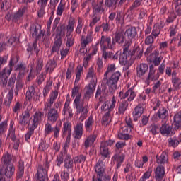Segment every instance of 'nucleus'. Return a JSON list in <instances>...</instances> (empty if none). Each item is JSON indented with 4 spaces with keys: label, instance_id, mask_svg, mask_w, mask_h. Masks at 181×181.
<instances>
[{
    "label": "nucleus",
    "instance_id": "obj_3",
    "mask_svg": "<svg viewBox=\"0 0 181 181\" xmlns=\"http://www.w3.org/2000/svg\"><path fill=\"white\" fill-rule=\"evenodd\" d=\"M62 105V102L57 101L53 107L44 105V112L47 118V122L51 124H54L59 119L60 114L59 113V108Z\"/></svg>",
    "mask_w": 181,
    "mask_h": 181
},
{
    "label": "nucleus",
    "instance_id": "obj_46",
    "mask_svg": "<svg viewBox=\"0 0 181 181\" xmlns=\"http://www.w3.org/2000/svg\"><path fill=\"white\" fill-rule=\"evenodd\" d=\"M86 78H91L90 83H97V75H95V73L94 72V68H93V66L88 69Z\"/></svg>",
    "mask_w": 181,
    "mask_h": 181
},
{
    "label": "nucleus",
    "instance_id": "obj_1",
    "mask_svg": "<svg viewBox=\"0 0 181 181\" xmlns=\"http://www.w3.org/2000/svg\"><path fill=\"white\" fill-rule=\"evenodd\" d=\"M83 73V66L78 65L76 71V79L74 84V88H72L71 97L75 98L74 100V107L76 108V115H80L79 121L83 122L87 115H88L89 109L88 106L86 105L84 100H81V93H80V86L77 83L80 81L81 78V74Z\"/></svg>",
    "mask_w": 181,
    "mask_h": 181
},
{
    "label": "nucleus",
    "instance_id": "obj_6",
    "mask_svg": "<svg viewBox=\"0 0 181 181\" xmlns=\"http://www.w3.org/2000/svg\"><path fill=\"white\" fill-rule=\"evenodd\" d=\"M15 81H16V75L11 76L8 80L7 87L8 88H10V90L4 101V105H6V107H11V103H12V100H13V88L15 87Z\"/></svg>",
    "mask_w": 181,
    "mask_h": 181
},
{
    "label": "nucleus",
    "instance_id": "obj_27",
    "mask_svg": "<svg viewBox=\"0 0 181 181\" xmlns=\"http://www.w3.org/2000/svg\"><path fill=\"white\" fill-rule=\"evenodd\" d=\"M49 0H38L37 5L39 6L38 8V17L43 18V15H45V9H46V6H47V3Z\"/></svg>",
    "mask_w": 181,
    "mask_h": 181
},
{
    "label": "nucleus",
    "instance_id": "obj_53",
    "mask_svg": "<svg viewBox=\"0 0 181 181\" xmlns=\"http://www.w3.org/2000/svg\"><path fill=\"white\" fill-rule=\"evenodd\" d=\"M149 132L152 134V135H157L160 132V128L156 124H151V126L148 127Z\"/></svg>",
    "mask_w": 181,
    "mask_h": 181
},
{
    "label": "nucleus",
    "instance_id": "obj_64",
    "mask_svg": "<svg viewBox=\"0 0 181 181\" xmlns=\"http://www.w3.org/2000/svg\"><path fill=\"white\" fill-rule=\"evenodd\" d=\"M96 66H97V71L99 74H101L103 72V69L104 67V64L103 62V59L98 58L96 61Z\"/></svg>",
    "mask_w": 181,
    "mask_h": 181
},
{
    "label": "nucleus",
    "instance_id": "obj_16",
    "mask_svg": "<svg viewBox=\"0 0 181 181\" xmlns=\"http://www.w3.org/2000/svg\"><path fill=\"white\" fill-rule=\"evenodd\" d=\"M96 86L97 83L90 82L88 85L85 87L86 92L83 95V100H90V98H91V95H93L95 91Z\"/></svg>",
    "mask_w": 181,
    "mask_h": 181
},
{
    "label": "nucleus",
    "instance_id": "obj_4",
    "mask_svg": "<svg viewBox=\"0 0 181 181\" xmlns=\"http://www.w3.org/2000/svg\"><path fill=\"white\" fill-rule=\"evenodd\" d=\"M95 172L96 175H94L92 177V181H110L111 177L105 175V163L99 160L95 167Z\"/></svg>",
    "mask_w": 181,
    "mask_h": 181
},
{
    "label": "nucleus",
    "instance_id": "obj_38",
    "mask_svg": "<svg viewBox=\"0 0 181 181\" xmlns=\"http://www.w3.org/2000/svg\"><path fill=\"white\" fill-rule=\"evenodd\" d=\"M148 69L149 66L146 64H140L139 66L136 68L138 77H142V76H145V73H146Z\"/></svg>",
    "mask_w": 181,
    "mask_h": 181
},
{
    "label": "nucleus",
    "instance_id": "obj_15",
    "mask_svg": "<svg viewBox=\"0 0 181 181\" xmlns=\"http://www.w3.org/2000/svg\"><path fill=\"white\" fill-rule=\"evenodd\" d=\"M129 54L131 62H134L136 59L139 60L144 54V49H141L139 47H136L132 51L129 48Z\"/></svg>",
    "mask_w": 181,
    "mask_h": 181
},
{
    "label": "nucleus",
    "instance_id": "obj_55",
    "mask_svg": "<svg viewBox=\"0 0 181 181\" xmlns=\"http://www.w3.org/2000/svg\"><path fill=\"white\" fill-rule=\"evenodd\" d=\"M173 119L176 127L180 128L181 127V111H179L174 115Z\"/></svg>",
    "mask_w": 181,
    "mask_h": 181
},
{
    "label": "nucleus",
    "instance_id": "obj_29",
    "mask_svg": "<svg viewBox=\"0 0 181 181\" xmlns=\"http://www.w3.org/2000/svg\"><path fill=\"white\" fill-rule=\"evenodd\" d=\"M62 137L64 138L67 135V138L71 136V123L65 122L63 124V128L62 129Z\"/></svg>",
    "mask_w": 181,
    "mask_h": 181
},
{
    "label": "nucleus",
    "instance_id": "obj_59",
    "mask_svg": "<svg viewBox=\"0 0 181 181\" xmlns=\"http://www.w3.org/2000/svg\"><path fill=\"white\" fill-rule=\"evenodd\" d=\"M73 73H74V64H70L68 66L66 76V80H71V76H73Z\"/></svg>",
    "mask_w": 181,
    "mask_h": 181
},
{
    "label": "nucleus",
    "instance_id": "obj_20",
    "mask_svg": "<svg viewBox=\"0 0 181 181\" xmlns=\"http://www.w3.org/2000/svg\"><path fill=\"white\" fill-rule=\"evenodd\" d=\"M107 49H108V47L105 48V47H104L103 48H101L102 57L104 59V60H107V59H111L112 60H118V52L114 54L112 52L107 51Z\"/></svg>",
    "mask_w": 181,
    "mask_h": 181
},
{
    "label": "nucleus",
    "instance_id": "obj_28",
    "mask_svg": "<svg viewBox=\"0 0 181 181\" xmlns=\"http://www.w3.org/2000/svg\"><path fill=\"white\" fill-rule=\"evenodd\" d=\"M59 86H57V89L52 91V93L50 95V97L49 99L47 100L44 105L52 107L53 104H54V101L57 99V96L59 95Z\"/></svg>",
    "mask_w": 181,
    "mask_h": 181
},
{
    "label": "nucleus",
    "instance_id": "obj_48",
    "mask_svg": "<svg viewBox=\"0 0 181 181\" xmlns=\"http://www.w3.org/2000/svg\"><path fill=\"white\" fill-rule=\"evenodd\" d=\"M129 103L127 100L122 101L118 107V112L119 114H121L122 115H124L125 114V111L128 109Z\"/></svg>",
    "mask_w": 181,
    "mask_h": 181
},
{
    "label": "nucleus",
    "instance_id": "obj_45",
    "mask_svg": "<svg viewBox=\"0 0 181 181\" xmlns=\"http://www.w3.org/2000/svg\"><path fill=\"white\" fill-rule=\"evenodd\" d=\"M64 168H65V169H73V163H74V161H73L71 156L66 155L64 160Z\"/></svg>",
    "mask_w": 181,
    "mask_h": 181
},
{
    "label": "nucleus",
    "instance_id": "obj_42",
    "mask_svg": "<svg viewBox=\"0 0 181 181\" xmlns=\"http://www.w3.org/2000/svg\"><path fill=\"white\" fill-rule=\"evenodd\" d=\"M150 56V60L153 63V66H159L160 62H162V59H163V57H158V51H154Z\"/></svg>",
    "mask_w": 181,
    "mask_h": 181
},
{
    "label": "nucleus",
    "instance_id": "obj_40",
    "mask_svg": "<svg viewBox=\"0 0 181 181\" xmlns=\"http://www.w3.org/2000/svg\"><path fill=\"white\" fill-rule=\"evenodd\" d=\"M93 125H94V117H93V115H90L85 121V129L86 132H91L93 131Z\"/></svg>",
    "mask_w": 181,
    "mask_h": 181
},
{
    "label": "nucleus",
    "instance_id": "obj_58",
    "mask_svg": "<svg viewBox=\"0 0 181 181\" xmlns=\"http://www.w3.org/2000/svg\"><path fill=\"white\" fill-rule=\"evenodd\" d=\"M43 59L42 58H38L35 66V71L37 74H39L41 71L42 69H43Z\"/></svg>",
    "mask_w": 181,
    "mask_h": 181
},
{
    "label": "nucleus",
    "instance_id": "obj_25",
    "mask_svg": "<svg viewBox=\"0 0 181 181\" xmlns=\"http://www.w3.org/2000/svg\"><path fill=\"white\" fill-rule=\"evenodd\" d=\"M104 12H105V5H104V1L100 0L98 4L93 7V13L102 15Z\"/></svg>",
    "mask_w": 181,
    "mask_h": 181
},
{
    "label": "nucleus",
    "instance_id": "obj_8",
    "mask_svg": "<svg viewBox=\"0 0 181 181\" xmlns=\"http://www.w3.org/2000/svg\"><path fill=\"white\" fill-rule=\"evenodd\" d=\"M14 173L15 167L13 165H1L0 167V179L1 181H5V176L8 179H11V176H13Z\"/></svg>",
    "mask_w": 181,
    "mask_h": 181
},
{
    "label": "nucleus",
    "instance_id": "obj_60",
    "mask_svg": "<svg viewBox=\"0 0 181 181\" xmlns=\"http://www.w3.org/2000/svg\"><path fill=\"white\" fill-rule=\"evenodd\" d=\"M64 9H66V4L61 1L57 7V15L58 16H62L63 12H64Z\"/></svg>",
    "mask_w": 181,
    "mask_h": 181
},
{
    "label": "nucleus",
    "instance_id": "obj_33",
    "mask_svg": "<svg viewBox=\"0 0 181 181\" xmlns=\"http://www.w3.org/2000/svg\"><path fill=\"white\" fill-rule=\"evenodd\" d=\"M12 163V156L8 152L3 154L1 161V166H8Z\"/></svg>",
    "mask_w": 181,
    "mask_h": 181
},
{
    "label": "nucleus",
    "instance_id": "obj_17",
    "mask_svg": "<svg viewBox=\"0 0 181 181\" xmlns=\"http://www.w3.org/2000/svg\"><path fill=\"white\" fill-rule=\"evenodd\" d=\"M160 132L161 135H164L165 136H172L173 135H175L173 128L166 122L163 124L160 127Z\"/></svg>",
    "mask_w": 181,
    "mask_h": 181
},
{
    "label": "nucleus",
    "instance_id": "obj_24",
    "mask_svg": "<svg viewBox=\"0 0 181 181\" xmlns=\"http://www.w3.org/2000/svg\"><path fill=\"white\" fill-rule=\"evenodd\" d=\"M99 153L103 159L110 158L111 153L110 148L105 146V143H100Z\"/></svg>",
    "mask_w": 181,
    "mask_h": 181
},
{
    "label": "nucleus",
    "instance_id": "obj_62",
    "mask_svg": "<svg viewBox=\"0 0 181 181\" xmlns=\"http://www.w3.org/2000/svg\"><path fill=\"white\" fill-rule=\"evenodd\" d=\"M132 137V135L128 134V133L119 132H118V138L122 141H128V139H131Z\"/></svg>",
    "mask_w": 181,
    "mask_h": 181
},
{
    "label": "nucleus",
    "instance_id": "obj_14",
    "mask_svg": "<svg viewBox=\"0 0 181 181\" xmlns=\"http://www.w3.org/2000/svg\"><path fill=\"white\" fill-rule=\"evenodd\" d=\"M100 43L101 49L107 47L108 49H113L114 45L111 42V37L102 35L98 45Z\"/></svg>",
    "mask_w": 181,
    "mask_h": 181
},
{
    "label": "nucleus",
    "instance_id": "obj_56",
    "mask_svg": "<svg viewBox=\"0 0 181 181\" xmlns=\"http://www.w3.org/2000/svg\"><path fill=\"white\" fill-rule=\"evenodd\" d=\"M180 144V141L175 136L168 139V146L170 147L176 148Z\"/></svg>",
    "mask_w": 181,
    "mask_h": 181
},
{
    "label": "nucleus",
    "instance_id": "obj_23",
    "mask_svg": "<svg viewBox=\"0 0 181 181\" xmlns=\"http://www.w3.org/2000/svg\"><path fill=\"white\" fill-rule=\"evenodd\" d=\"M171 81L173 87H174L175 90H180V88H181V78L177 76V72L176 71L172 72Z\"/></svg>",
    "mask_w": 181,
    "mask_h": 181
},
{
    "label": "nucleus",
    "instance_id": "obj_57",
    "mask_svg": "<svg viewBox=\"0 0 181 181\" xmlns=\"http://www.w3.org/2000/svg\"><path fill=\"white\" fill-rule=\"evenodd\" d=\"M66 42L65 45L66 48L70 49V47H73L74 45V42L76 41L74 37H73V35H66Z\"/></svg>",
    "mask_w": 181,
    "mask_h": 181
},
{
    "label": "nucleus",
    "instance_id": "obj_11",
    "mask_svg": "<svg viewBox=\"0 0 181 181\" xmlns=\"http://www.w3.org/2000/svg\"><path fill=\"white\" fill-rule=\"evenodd\" d=\"M127 38H125V31L122 29H117L115 33V36L112 38V45L113 47L115 46V44L123 45L127 42Z\"/></svg>",
    "mask_w": 181,
    "mask_h": 181
},
{
    "label": "nucleus",
    "instance_id": "obj_9",
    "mask_svg": "<svg viewBox=\"0 0 181 181\" xmlns=\"http://www.w3.org/2000/svg\"><path fill=\"white\" fill-rule=\"evenodd\" d=\"M30 33L33 37H35L36 42L42 39V36H45V30H42L40 24H33L30 28Z\"/></svg>",
    "mask_w": 181,
    "mask_h": 181
},
{
    "label": "nucleus",
    "instance_id": "obj_39",
    "mask_svg": "<svg viewBox=\"0 0 181 181\" xmlns=\"http://www.w3.org/2000/svg\"><path fill=\"white\" fill-rule=\"evenodd\" d=\"M45 116V113L42 112H36L33 115V120L32 123V127L35 128H37V125H39V121H42V117Z\"/></svg>",
    "mask_w": 181,
    "mask_h": 181
},
{
    "label": "nucleus",
    "instance_id": "obj_34",
    "mask_svg": "<svg viewBox=\"0 0 181 181\" xmlns=\"http://www.w3.org/2000/svg\"><path fill=\"white\" fill-rule=\"evenodd\" d=\"M8 136H10L11 141L14 142L13 149L18 150L19 148V140H16V136L15 135V129L13 128V126L10 127Z\"/></svg>",
    "mask_w": 181,
    "mask_h": 181
},
{
    "label": "nucleus",
    "instance_id": "obj_22",
    "mask_svg": "<svg viewBox=\"0 0 181 181\" xmlns=\"http://www.w3.org/2000/svg\"><path fill=\"white\" fill-rule=\"evenodd\" d=\"M154 177L156 181H163V177H165V167L163 165L156 167Z\"/></svg>",
    "mask_w": 181,
    "mask_h": 181
},
{
    "label": "nucleus",
    "instance_id": "obj_54",
    "mask_svg": "<svg viewBox=\"0 0 181 181\" xmlns=\"http://www.w3.org/2000/svg\"><path fill=\"white\" fill-rule=\"evenodd\" d=\"M101 21V14H95L93 13V16L92 18L91 22L89 23V27L90 29L95 26V25H97L98 22H100Z\"/></svg>",
    "mask_w": 181,
    "mask_h": 181
},
{
    "label": "nucleus",
    "instance_id": "obj_44",
    "mask_svg": "<svg viewBox=\"0 0 181 181\" xmlns=\"http://www.w3.org/2000/svg\"><path fill=\"white\" fill-rule=\"evenodd\" d=\"M52 85H53V80L49 78L46 82V85L43 88L42 93H43L44 98H46V97H47V95L49 94V93H50V90H52Z\"/></svg>",
    "mask_w": 181,
    "mask_h": 181
},
{
    "label": "nucleus",
    "instance_id": "obj_49",
    "mask_svg": "<svg viewBox=\"0 0 181 181\" xmlns=\"http://www.w3.org/2000/svg\"><path fill=\"white\" fill-rule=\"evenodd\" d=\"M124 97L127 98L129 103H131V101H134V99L136 97V93L132 90V89H129L125 92Z\"/></svg>",
    "mask_w": 181,
    "mask_h": 181
},
{
    "label": "nucleus",
    "instance_id": "obj_50",
    "mask_svg": "<svg viewBox=\"0 0 181 181\" xmlns=\"http://www.w3.org/2000/svg\"><path fill=\"white\" fill-rule=\"evenodd\" d=\"M46 67H47L46 71L49 70V71L52 73V71H54L55 68L57 67V62H56V60L54 59L49 60L47 62L46 64Z\"/></svg>",
    "mask_w": 181,
    "mask_h": 181
},
{
    "label": "nucleus",
    "instance_id": "obj_5",
    "mask_svg": "<svg viewBox=\"0 0 181 181\" xmlns=\"http://www.w3.org/2000/svg\"><path fill=\"white\" fill-rule=\"evenodd\" d=\"M50 168V163L47 158L45 159V162L42 165H40L37 168V172L35 175L36 181H47V172Z\"/></svg>",
    "mask_w": 181,
    "mask_h": 181
},
{
    "label": "nucleus",
    "instance_id": "obj_43",
    "mask_svg": "<svg viewBox=\"0 0 181 181\" xmlns=\"http://www.w3.org/2000/svg\"><path fill=\"white\" fill-rule=\"evenodd\" d=\"M55 37L62 38V36H66V25H59L56 29Z\"/></svg>",
    "mask_w": 181,
    "mask_h": 181
},
{
    "label": "nucleus",
    "instance_id": "obj_35",
    "mask_svg": "<svg viewBox=\"0 0 181 181\" xmlns=\"http://www.w3.org/2000/svg\"><path fill=\"white\" fill-rule=\"evenodd\" d=\"M156 163L158 165H165V163H168V160H169L168 153L166 151H163L160 156H156Z\"/></svg>",
    "mask_w": 181,
    "mask_h": 181
},
{
    "label": "nucleus",
    "instance_id": "obj_30",
    "mask_svg": "<svg viewBox=\"0 0 181 181\" xmlns=\"http://www.w3.org/2000/svg\"><path fill=\"white\" fill-rule=\"evenodd\" d=\"M62 45H63V39L55 37L54 45L51 49V54H53V53H59V50H60Z\"/></svg>",
    "mask_w": 181,
    "mask_h": 181
},
{
    "label": "nucleus",
    "instance_id": "obj_47",
    "mask_svg": "<svg viewBox=\"0 0 181 181\" xmlns=\"http://www.w3.org/2000/svg\"><path fill=\"white\" fill-rule=\"evenodd\" d=\"M23 17V8H19L17 12L13 14L12 21L19 22V21H22Z\"/></svg>",
    "mask_w": 181,
    "mask_h": 181
},
{
    "label": "nucleus",
    "instance_id": "obj_61",
    "mask_svg": "<svg viewBox=\"0 0 181 181\" xmlns=\"http://www.w3.org/2000/svg\"><path fill=\"white\" fill-rule=\"evenodd\" d=\"M87 160V156L80 154L74 158V163H84Z\"/></svg>",
    "mask_w": 181,
    "mask_h": 181
},
{
    "label": "nucleus",
    "instance_id": "obj_21",
    "mask_svg": "<svg viewBox=\"0 0 181 181\" xmlns=\"http://www.w3.org/2000/svg\"><path fill=\"white\" fill-rule=\"evenodd\" d=\"M155 73H156V69H155V66L151 64L149 66V72L146 81V84L149 86L151 81H153L155 80H158V77L155 76Z\"/></svg>",
    "mask_w": 181,
    "mask_h": 181
},
{
    "label": "nucleus",
    "instance_id": "obj_13",
    "mask_svg": "<svg viewBox=\"0 0 181 181\" xmlns=\"http://www.w3.org/2000/svg\"><path fill=\"white\" fill-rule=\"evenodd\" d=\"M117 104V99L115 96H113L112 100L105 101L101 105V111H105L107 112H111L115 108V105Z\"/></svg>",
    "mask_w": 181,
    "mask_h": 181
},
{
    "label": "nucleus",
    "instance_id": "obj_2",
    "mask_svg": "<svg viewBox=\"0 0 181 181\" xmlns=\"http://www.w3.org/2000/svg\"><path fill=\"white\" fill-rule=\"evenodd\" d=\"M117 68L115 67V64H110L107 66V69L104 74L103 83H105V86L103 87V90H107V86L109 88L110 93H114L117 90V84L119 81V77H121V73L119 71H116L113 73ZM110 73H113L110 78H108V74Z\"/></svg>",
    "mask_w": 181,
    "mask_h": 181
},
{
    "label": "nucleus",
    "instance_id": "obj_63",
    "mask_svg": "<svg viewBox=\"0 0 181 181\" xmlns=\"http://www.w3.org/2000/svg\"><path fill=\"white\" fill-rule=\"evenodd\" d=\"M112 160H115L116 162L124 163V160H125V154L122 153L120 155L115 154L112 156Z\"/></svg>",
    "mask_w": 181,
    "mask_h": 181
},
{
    "label": "nucleus",
    "instance_id": "obj_41",
    "mask_svg": "<svg viewBox=\"0 0 181 181\" xmlns=\"http://www.w3.org/2000/svg\"><path fill=\"white\" fill-rule=\"evenodd\" d=\"M97 139V134H90L88 136V137L85 140L84 142V146L85 149H88L95 142V140Z\"/></svg>",
    "mask_w": 181,
    "mask_h": 181
},
{
    "label": "nucleus",
    "instance_id": "obj_18",
    "mask_svg": "<svg viewBox=\"0 0 181 181\" xmlns=\"http://www.w3.org/2000/svg\"><path fill=\"white\" fill-rule=\"evenodd\" d=\"M124 35L127 36L129 40H126V42H131V45H132V40L136 37V35H138V31L136 30V27H129L125 31Z\"/></svg>",
    "mask_w": 181,
    "mask_h": 181
},
{
    "label": "nucleus",
    "instance_id": "obj_51",
    "mask_svg": "<svg viewBox=\"0 0 181 181\" xmlns=\"http://www.w3.org/2000/svg\"><path fill=\"white\" fill-rule=\"evenodd\" d=\"M111 122V112H107L102 118V125L107 127Z\"/></svg>",
    "mask_w": 181,
    "mask_h": 181
},
{
    "label": "nucleus",
    "instance_id": "obj_12",
    "mask_svg": "<svg viewBox=\"0 0 181 181\" xmlns=\"http://www.w3.org/2000/svg\"><path fill=\"white\" fill-rule=\"evenodd\" d=\"M12 73V69L4 68L0 71V86L6 87L8 86V80H9V76Z\"/></svg>",
    "mask_w": 181,
    "mask_h": 181
},
{
    "label": "nucleus",
    "instance_id": "obj_19",
    "mask_svg": "<svg viewBox=\"0 0 181 181\" xmlns=\"http://www.w3.org/2000/svg\"><path fill=\"white\" fill-rule=\"evenodd\" d=\"M84 131L83 124L81 122H78L74 127L73 136L75 139H81L83 137V132Z\"/></svg>",
    "mask_w": 181,
    "mask_h": 181
},
{
    "label": "nucleus",
    "instance_id": "obj_37",
    "mask_svg": "<svg viewBox=\"0 0 181 181\" xmlns=\"http://www.w3.org/2000/svg\"><path fill=\"white\" fill-rule=\"evenodd\" d=\"M144 114V107L141 105H138L134 110L132 115L134 121H138V118H141V116Z\"/></svg>",
    "mask_w": 181,
    "mask_h": 181
},
{
    "label": "nucleus",
    "instance_id": "obj_26",
    "mask_svg": "<svg viewBox=\"0 0 181 181\" xmlns=\"http://www.w3.org/2000/svg\"><path fill=\"white\" fill-rule=\"evenodd\" d=\"M93 39H94V37H93V31H88L86 37L84 35H82L81 40L82 47H87V45L93 42Z\"/></svg>",
    "mask_w": 181,
    "mask_h": 181
},
{
    "label": "nucleus",
    "instance_id": "obj_10",
    "mask_svg": "<svg viewBox=\"0 0 181 181\" xmlns=\"http://www.w3.org/2000/svg\"><path fill=\"white\" fill-rule=\"evenodd\" d=\"M15 71L18 74L16 88H17V90H22L23 87V64L16 65L15 66Z\"/></svg>",
    "mask_w": 181,
    "mask_h": 181
},
{
    "label": "nucleus",
    "instance_id": "obj_52",
    "mask_svg": "<svg viewBox=\"0 0 181 181\" xmlns=\"http://www.w3.org/2000/svg\"><path fill=\"white\" fill-rule=\"evenodd\" d=\"M33 95H35V86H31L28 87V90L26 92V95H25L26 101H30Z\"/></svg>",
    "mask_w": 181,
    "mask_h": 181
},
{
    "label": "nucleus",
    "instance_id": "obj_31",
    "mask_svg": "<svg viewBox=\"0 0 181 181\" xmlns=\"http://www.w3.org/2000/svg\"><path fill=\"white\" fill-rule=\"evenodd\" d=\"M156 115L159 119H163V121L169 119V111L165 107L160 108Z\"/></svg>",
    "mask_w": 181,
    "mask_h": 181
},
{
    "label": "nucleus",
    "instance_id": "obj_7",
    "mask_svg": "<svg viewBox=\"0 0 181 181\" xmlns=\"http://www.w3.org/2000/svg\"><path fill=\"white\" fill-rule=\"evenodd\" d=\"M129 47H131V42L126 41L123 45V52L119 57V62L122 66H126L127 62H128V60H131Z\"/></svg>",
    "mask_w": 181,
    "mask_h": 181
},
{
    "label": "nucleus",
    "instance_id": "obj_32",
    "mask_svg": "<svg viewBox=\"0 0 181 181\" xmlns=\"http://www.w3.org/2000/svg\"><path fill=\"white\" fill-rule=\"evenodd\" d=\"M27 52L28 53H33L35 52L37 57L39 56V52H40V49L37 47V41L35 40L33 42L28 43L27 45Z\"/></svg>",
    "mask_w": 181,
    "mask_h": 181
},
{
    "label": "nucleus",
    "instance_id": "obj_36",
    "mask_svg": "<svg viewBox=\"0 0 181 181\" xmlns=\"http://www.w3.org/2000/svg\"><path fill=\"white\" fill-rule=\"evenodd\" d=\"M76 25V20L74 18L69 19L67 25L66 26V36L72 35L74 32V26Z\"/></svg>",
    "mask_w": 181,
    "mask_h": 181
}]
</instances>
